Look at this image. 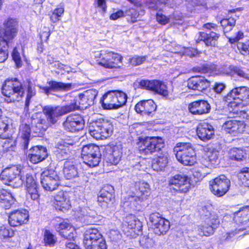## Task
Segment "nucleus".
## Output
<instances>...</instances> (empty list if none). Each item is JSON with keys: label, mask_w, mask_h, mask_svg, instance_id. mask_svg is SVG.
<instances>
[{"label": "nucleus", "mask_w": 249, "mask_h": 249, "mask_svg": "<svg viewBox=\"0 0 249 249\" xmlns=\"http://www.w3.org/2000/svg\"><path fill=\"white\" fill-rule=\"evenodd\" d=\"M79 106L77 102L73 101L69 105L63 106H46L42 109V112L46 116L48 122L50 124H55L58 119L71 111L77 110Z\"/></svg>", "instance_id": "obj_1"}, {"label": "nucleus", "mask_w": 249, "mask_h": 249, "mask_svg": "<svg viewBox=\"0 0 249 249\" xmlns=\"http://www.w3.org/2000/svg\"><path fill=\"white\" fill-rule=\"evenodd\" d=\"M174 151L178 160L184 165L191 166L196 162V152L192 144L180 142L177 144Z\"/></svg>", "instance_id": "obj_2"}, {"label": "nucleus", "mask_w": 249, "mask_h": 249, "mask_svg": "<svg viewBox=\"0 0 249 249\" xmlns=\"http://www.w3.org/2000/svg\"><path fill=\"white\" fill-rule=\"evenodd\" d=\"M1 90L2 94L13 102L19 101L24 93L23 84L17 78L6 79L2 85Z\"/></svg>", "instance_id": "obj_3"}, {"label": "nucleus", "mask_w": 249, "mask_h": 249, "mask_svg": "<svg viewBox=\"0 0 249 249\" xmlns=\"http://www.w3.org/2000/svg\"><path fill=\"white\" fill-rule=\"evenodd\" d=\"M127 100L125 93L120 90H109L105 94L100 102L105 109H116L124 105Z\"/></svg>", "instance_id": "obj_4"}, {"label": "nucleus", "mask_w": 249, "mask_h": 249, "mask_svg": "<svg viewBox=\"0 0 249 249\" xmlns=\"http://www.w3.org/2000/svg\"><path fill=\"white\" fill-rule=\"evenodd\" d=\"M83 245L85 249H107L105 239L96 228L89 229L85 231Z\"/></svg>", "instance_id": "obj_5"}, {"label": "nucleus", "mask_w": 249, "mask_h": 249, "mask_svg": "<svg viewBox=\"0 0 249 249\" xmlns=\"http://www.w3.org/2000/svg\"><path fill=\"white\" fill-rule=\"evenodd\" d=\"M135 189V191L132 193V195L128 196L127 200L125 199L123 202V207L124 208L129 206L132 207V205L135 206L139 202L143 201L150 195L149 185L147 182H136Z\"/></svg>", "instance_id": "obj_6"}, {"label": "nucleus", "mask_w": 249, "mask_h": 249, "mask_svg": "<svg viewBox=\"0 0 249 249\" xmlns=\"http://www.w3.org/2000/svg\"><path fill=\"white\" fill-rule=\"evenodd\" d=\"M140 152L150 156L160 151L164 146V142L160 137H147L140 142Z\"/></svg>", "instance_id": "obj_7"}, {"label": "nucleus", "mask_w": 249, "mask_h": 249, "mask_svg": "<svg viewBox=\"0 0 249 249\" xmlns=\"http://www.w3.org/2000/svg\"><path fill=\"white\" fill-rule=\"evenodd\" d=\"M101 154L98 146L89 144L84 145L81 150V158L83 162L90 167L99 165Z\"/></svg>", "instance_id": "obj_8"}, {"label": "nucleus", "mask_w": 249, "mask_h": 249, "mask_svg": "<svg viewBox=\"0 0 249 249\" xmlns=\"http://www.w3.org/2000/svg\"><path fill=\"white\" fill-rule=\"evenodd\" d=\"M40 180L43 188L48 191H54L60 184V179L58 174L54 169L52 168H48L41 173Z\"/></svg>", "instance_id": "obj_9"}, {"label": "nucleus", "mask_w": 249, "mask_h": 249, "mask_svg": "<svg viewBox=\"0 0 249 249\" xmlns=\"http://www.w3.org/2000/svg\"><path fill=\"white\" fill-rule=\"evenodd\" d=\"M21 169L17 166H13L4 169L0 175V179L5 184L10 185L14 182L13 184L16 187L20 186L23 183V179L22 178Z\"/></svg>", "instance_id": "obj_10"}, {"label": "nucleus", "mask_w": 249, "mask_h": 249, "mask_svg": "<svg viewBox=\"0 0 249 249\" xmlns=\"http://www.w3.org/2000/svg\"><path fill=\"white\" fill-rule=\"evenodd\" d=\"M210 188L215 196L220 197L224 196L231 186L230 180L225 175H221L209 181Z\"/></svg>", "instance_id": "obj_11"}, {"label": "nucleus", "mask_w": 249, "mask_h": 249, "mask_svg": "<svg viewBox=\"0 0 249 249\" xmlns=\"http://www.w3.org/2000/svg\"><path fill=\"white\" fill-rule=\"evenodd\" d=\"M169 185L180 193H186L191 187L190 178L183 174H176L168 179Z\"/></svg>", "instance_id": "obj_12"}, {"label": "nucleus", "mask_w": 249, "mask_h": 249, "mask_svg": "<svg viewBox=\"0 0 249 249\" xmlns=\"http://www.w3.org/2000/svg\"><path fill=\"white\" fill-rule=\"evenodd\" d=\"M149 221L152 224L154 232L158 235L165 234L170 229L169 221L158 213H151L149 216Z\"/></svg>", "instance_id": "obj_13"}, {"label": "nucleus", "mask_w": 249, "mask_h": 249, "mask_svg": "<svg viewBox=\"0 0 249 249\" xmlns=\"http://www.w3.org/2000/svg\"><path fill=\"white\" fill-rule=\"evenodd\" d=\"M233 220L238 227L235 231L227 233L226 239H229L237 234L239 231L246 229L245 225L249 221V207L243 208L234 213Z\"/></svg>", "instance_id": "obj_14"}, {"label": "nucleus", "mask_w": 249, "mask_h": 249, "mask_svg": "<svg viewBox=\"0 0 249 249\" xmlns=\"http://www.w3.org/2000/svg\"><path fill=\"white\" fill-rule=\"evenodd\" d=\"M126 227H124V232L131 238H135L138 235L142 230V223L134 215H129L126 217Z\"/></svg>", "instance_id": "obj_15"}, {"label": "nucleus", "mask_w": 249, "mask_h": 249, "mask_svg": "<svg viewBox=\"0 0 249 249\" xmlns=\"http://www.w3.org/2000/svg\"><path fill=\"white\" fill-rule=\"evenodd\" d=\"M115 200L113 187L110 185L104 186L100 190L98 196V202L103 208L111 206Z\"/></svg>", "instance_id": "obj_16"}, {"label": "nucleus", "mask_w": 249, "mask_h": 249, "mask_svg": "<svg viewBox=\"0 0 249 249\" xmlns=\"http://www.w3.org/2000/svg\"><path fill=\"white\" fill-rule=\"evenodd\" d=\"M203 27L208 30L209 33L200 32V40H203L208 46H215L219 37L218 34L214 32L217 30V26L214 23H207L204 24Z\"/></svg>", "instance_id": "obj_17"}, {"label": "nucleus", "mask_w": 249, "mask_h": 249, "mask_svg": "<svg viewBox=\"0 0 249 249\" xmlns=\"http://www.w3.org/2000/svg\"><path fill=\"white\" fill-rule=\"evenodd\" d=\"M123 57L112 52H107L98 64L108 69L120 68L122 66Z\"/></svg>", "instance_id": "obj_18"}, {"label": "nucleus", "mask_w": 249, "mask_h": 249, "mask_svg": "<svg viewBox=\"0 0 249 249\" xmlns=\"http://www.w3.org/2000/svg\"><path fill=\"white\" fill-rule=\"evenodd\" d=\"M139 86L142 88L155 91L164 96L168 95L165 85L159 80H142L139 82Z\"/></svg>", "instance_id": "obj_19"}, {"label": "nucleus", "mask_w": 249, "mask_h": 249, "mask_svg": "<svg viewBox=\"0 0 249 249\" xmlns=\"http://www.w3.org/2000/svg\"><path fill=\"white\" fill-rule=\"evenodd\" d=\"M84 122L83 118L78 114L68 116L63 125L66 130L70 132L79 131L83 128Z\"/></svg>", "instance_id": "obj_20"}, {"label": "nucleus", "mask_w": 249, "mask_h": 249, "mask_svg": "<svg viewBox=\"0 0 249 249\" xmlns=\"http://www.w3.org/2000/svg\"><path fill=\"white\" fill-rule=\"evenodd\" d=\"M73 143L72 140H68L67 142L62 140L57 143L54 152L58 160H62L70 156L72 150V147H71Z\"/></svg>", "instance_id": "obj_21"}, {"label": "nucleus", "mask_w": 249, "mask_h": 249, "mask_svg": "<svg viewBox=\"0 0 249 249\" xmlns=\"http://www.w3.org/2000/svg\"><path fill=\"white\" fill-rule=\"evenodd\" d=\"M28 218L29 214L26 210H17L9 213L8 222L11 226L17 227L26 223Z\"/></svg>", "instance_id": "obj_22"}, {"label": "nucleus", "mask_w": 249, "mask_h": 249, "mask_svg": "<svg viewBox=\"0 0 249 249\" xmlns=\"http://www.w3.org/2000/svg\"><path fill=\"white\" fill-rule=\"evenodd\" d=\"M98 94V91L95 89H90L79 94V109L80 107L87 108L94 104L95 99Z\"/></svg>", "instance_id": "obj_23"}, {"label": "nucleus", "mask_w": 249, "mask_h": 249, "mask_svg": "<svg viewBox=\"0 0 249 249\" xmlns=\"http://www.w3.org/2000/svg\"><path fill=\"white\" fill-rule=\"evenodd\" d=\"M48 156L47 149L42 146H36L29 150L28 159L34 164L45 160Z\"/></svg>", "instance_id": "obj_24"}, {"label": "nucleus", "mask_w": 249, "mask_h": 249, "mask_svg": "<svg viewBox=\"0 0 249 249\" xmlns=\"http://www.w3.org/2000/svg\"><path fill=\"white\" fill-rule=\"evenodd\" d=\"M32 129L35 133L44 132L50 124L44 114H37L32 117Z\"/></svg>", "instance_id": "obj_25"}, {"label": "nucleus", "mask_w": 249, "mask_h": 249, "mask_svg": "<svg viewBox=\"0 0 249 249\" xmlns=\"http://www.w3.org/2000/svg\"><path fill=\"white\" fill-rule=\"evenodd\" d=\"M18 22L15 19L8 18L4 23V33L3 36H1L7 43L13 39L17 33Z\"/></svg>", "instance_id": "obj_26"}, {"label": "nucleus", "mask_w": 249, "mask_h": 249, "mask_svg": "<svg viewBox=\"0 0 249 249\" xmlns=\"http://www.w3.org/2000/svg\"><path fill=\"white\" fill-rule=\"evenodd\" d=\"M225 98L226 100L232 99L246 101L249 99V88L246 86L235 87L228 93Z\"/></svg>", "instance_id": "obj_27"}, {"label": "nucleus", "mask_w": 249, "mask_h": 249, "mask_svg": "<svg viewBox=\"0 0 249 249\" xmlns=\"http://www.w3.org/2000/svg\"><path fill=\"white\" fill-rule=\"evenodd\" d=\"M210 83L205 77L200 76H193L187 81L189 89L203 91L210 86Z\"/></svg>", "instance_id": "obj_28"}, {"label": "nucleus", "mask_w": 249, "mask_h": 249, "mask_svg": "<svg viewBox=\"0 0 249 249\" xmlns=\"http://www.w3.org/2000/svg\"><path fill=\"white\" fill-rule=\"evenodd\" d=\"M189 109L193 114L202 115L209 113L211 109V106L206 101L198 100L190 104Z\"/></svg>", "instance_id": "obj_29"}, {"label": "nucleus", "mask_w": 249, "mask_h": 249, "mask_svg": "<svg viewBox=\"0 0 249 249\" xmlns=\"http://www.w3.org/2000/svg\"><path fill=\"white\" fill-rule=\"evenodd\" d=\"M222 127L227 132L235 135L236 133L243 132L246 124L243 121L230 120L226 121Z\"/></svg>", "instance_id": "obj_30"}, {"label": "nucleus", "mask_w": 249, "mask_h": 249, "mask_svg": "<svg viewBox=\"0 0 249 249\" xmlns=\"http://www.w3.org/2000/svg\"><path fill=\"white\" fill-rule=\"evenodd\" d=\"M157 106L153 100H143L138 103L135 107L136 111L142 115H150L156 109Z\"/></svg>", "instance_id": "obj_31"}, {"label": "nucleus", "mask_w": 249, "mask_h": 249, "mask_svg": "<svg viewBox=\"0 0 249 249\" xmlns=\"http://www.w3.org/2000/svg\"><path fill=\"white\" fill-rule=\"evenodd\" d=\"M122 153L117 145L108 146L107 148L105 160L110 165H116L120 160Z\"/></svg>", "instance_id": "obj_32"}, {"label": "nucleus", "mask_w": 249, "mask_h": 249, "mask_svg": "<svg viewBox=\"0 0 249 249\" xmlns=\"http://www.w3.org/2000/svg\"><path fill=\"white\" fill-rule=\"evenodd\" d=\"M54 207L56 209L64 212L69 209L71 203L67 193L59 192L54 197Z\"/></svg>", "instance_id": "obj_33"}, {"label": "nucleus", "mask_w": 249, "mask_h": 249, "mask_svg": "<svg viewBox=\"0 0 249 249\" xmlns=\"http://www.w3.org/2000/svg\"><path fill=\"white\" fill-rule=\"evenodd\" d=\"M198 137L203 141L210 139L214 134V129L212 125L207 123L199 124L196 130Z\"/></svg>", "instance_id": "obj_34"}, {"label": "nucleus", "mask_w": 249, "mask_h": 249, "mask_svg": "<svg viewBox=\"0 0 249 249\" xmlns=\"http://www.w3.org/2000/svg\"><path fill=\"white\" fill-rule=\"evenodd\" d=\"M63 173L67 179H71L78 176V169L73 160H67L65 161Z\"/></svg>", "instance_id": "obj_35"}, {"label": "nucleus", "mask_w": 249, "mask_h": 249, "mask_svg": "<svg viewBox=\"0 0 249 249\" xmlns=\"http://www.w3.org/2000/svg\"><path fill=\"white\" fill-rule=\"evenodd\" d=\"M56 229L64 238L69 240L73 238L74 229L70 224L62 222L58 225Z\"/></svg>", "instance_id": "obj_36"}, {"label": "nucleus", "mask_w": 249, "mask_h": 249, "mask_svg": "<svg viewBox=\"0 0 249 249\" xmlns=\"http://www.w3.org/2000/svg\"><path fill=\"white\" fill-rule=\"evenodd\" d=\"M218 152L217 151L208 152L202 159V164L206 167H213L218 164Z\"/></svg>", "instance_id": "obj_37"}, {"label": "nucleus", "mask_w": 249, "mask_h": 249, "mask_svg": "<svg viewBox=\"0 0 249 249\" xmlns=\"http://www.w3.org/2000/svg\"><path fill=\"white\" fill-rule=\"evenodd\" d=\"M205 222V225L202 226L201 231L205 236H209L213 234L214 232V230L219 223L217 216H213L212 221L207 220Z\"/></svg>", "instance_id": "obj_38"}, {"label": "nucleus", "mask_w": 249, "mask_h": 249, "mask_svg": "<svg viewBox=\"0 0 249 249\" xmlns=\"http://www.w3.org/2000/svg\"><path fill=\"white\" fill-rule=\"evenodd\" d=\"M20 131L22 139V146L24 150H25L28 148V144L30 140L31 128L29 125L24 124L20 126Z\"/></svg>", "instance_id": "obj_39"}, {"label": "nucleus", "mask_w": 249, "mask_h": 249, "mask_svg": "<svg viewBox=\"0 0 249 249\" xmlns=\"http://www.w3.org/2000/svg\"><path fill=\"white\" fill-rule=\"evenodd\" d=\"M47 84L51 86L52 90L53 91H68L71 89V83H64L55 81H50L47 82Z\"/></svg>", "instance_id": "obj_40"}, {"label": "nucleus", "mask_w": 249, "mask_h": 249, "mask_svg": "<svg viewBox=\"0 0 249 249\" xmlns=\"http://www.w3.org/2000/svg\"><path fill=\"white\" fill-rule=\"evenodd\" d=\"M25 86L27 87V93L25 107V108L28 109L31 98L36 94V90L35 85L30 80L27 81V84Z\"/></svg>", "instance_id": "obj_41"}, {"label": "nucleus", "mask_w": 249, "mask_h": 249, "mask_svg": "<svg viewBox=\"0 0 249 249\" xmlns=\"http://www.w3.org/2000/svg\"><path fill=\"white\" fill-rule=\"evenodd\" d=\"M246 152L238 148H232L229 151V158L232 160L242 161L246 159Z\"/></svg>", "instance_id": "obj_42"}, {"label": "nucleus", "mask_w": 249, "mask_h": 249, "mask_svg": "<svg viewBox=\"0 0 249 249\" xmlns=\"http://www.w3.org/2000/svg\"><path fill=\"white\" fill-rule=\"evenodd\" d=\"M167 158L165 156H159L154 160L152 167L155 171H161L167 164Z\"/></svg>", "instance_id": "obj_43"}, {"label": "nucleus", "mask_w": 249, "mask_h": 249, "mask_svg": "<svg viewBox=\"0 0 249 249\" xmlns=\"http://www.w3.org/2000/svg\"><path fill=\"white\" fill-rule=\"evenodd\" d=\"M100 128L103 139L109 137L113 132V125L107 121L99 122Z\"/></svg>", "instance_id": "obj_44"}, {"label": "nucleus", "mask_w": 249, "mask_h": 249, "mask_svg": "<svg viewBox=\"0 0 249 249\" xmlns=\"http://www.w3.org/2000/svg\"><path fill=\"white\" fill-rule=\"evenodd\" d=\"M101 131L99 122H93L89 126V132L90 135L97 140L103 139Z\"/></svg>", "instance_id": "obj_45"}, {"label": "nucleus", "mask_w": 249, "mask_h": 249, "mask_svg": "<svg viewBox=\"0 0 249 249\" xmlns=\"http://www.w3.org/2000/svg\"><path fill=\"white\" fill-rule=\"evenodd\" d=\"M8 43L0 37V63L4 62L8 57V53L6 50Z\"/></svg>", "instance_id": "obj_46"}, {"label": "nucleus", "mask_w": 249, "mask_h": 249, "mask_svg": "<svg viewBox=\"0 0 249 249\" xmlns=\"http://www.w3.org/2000/svg\"><path fill=\"white\" fill-rule=\"evenodd\" d=\"M220 23L223 28L224 32H229L235 26V19L232 18L223 19L221 20Z\"/></svg>", "instance_id": "obj_47"}, {"label": "nucleus", "mask_w": 249, "mask_h": 249, "mask_svg": "<svg viewBox=\"0 0 249 249\" xmlns=\"http://www.w3.org/2000/svg\"><path fill=\"white\" fill-rule=\"evenodd\" d=\"M238 177L243 184L249 187V168L245 167L241 169Z\"/></svg>", "instance_id": "obj_48"}, {"label": "nucleus", "mask_w": 249, "mask_h": 249, "mask_svg": "<svg viewBox=\"0 0 249 249\" xmlns=\"http://www.w3.org/2000/svg\"><path fill=\"white\" fill-rule=\"evenodd\" d=\"M44 241L46 246H53L56 242V238L50 231L45 230Z\"/></svg>", "instance_id": "obj_49"}, {"label": "nucleus", "mask_w": 249, "mask_h": 249, "mask_svg": "<svg viewBox=\"0 0 249 249\" xmlns=\"http://www.w3.org/2000/svg\"><path fill=\"white\" fill-rule=\"evenodd\" d=\"M38 185L37 184L26 188L28 196L33 200H37L39 196L38 193Z\"/></svg>", "instance_id": "obj_50"}, {"label": "nucleus", "mask_w": 249, "mask_h": 249, "mask_svg": "<svg viewBox=\"0 0 249 249\" xmlns=\"http://www.w3.org/2000/svg\"><path fill=\"white\" fill-rule=\"evenodd\" d=\"M2 202L0 203V206L5 209H9L15 202V199L10 193L7 194Z\"/></svg>", "instance_id": "obj_51"}, {"label": "nucleus", "mask_w": 249, "mask_h": 249, "mask_svg": "<svg viewBox=\"0 0 249 249\" xmlns=\"http://www.w3.org/2000/svg\"><path fill=\"white\" fill-rule=\"evenodd\" d=\"M211 206H205L202 207L201 213L203 215L206 217L205 221L207 220H209L210 221H212V219L213 217V216H217L213 213L211 212Z\"/></svg>", "instance_id": "obj_52"}, {"label": "nucleus", "mask_w": 249, "mask_h": 249, "mask_svg": "<svg viewBox=\"0 0 249 249\" xmlns=\"http://www.w3.org/2000/svg\"><path fill=\"white\" fill-rule=\"evenodd\" d=\"M14 231L4 225L0 226V237H11L14 235Z\"/></svg>", "instance_id": "obj_53"}, {"label": "nucleus", "mask_w": 249, "mask_h": 249, "mask_svg": "<svg viewBox=\"0 0 249 249\" xmlns=\"http://www.w3.org/2000/svg\"><path fill=\"white\" fill-rule=\"evenodd\" d=\"M237 48L242 54H249V40L246 42H239L237 44Z\"/></svg>", "instance_id": "obj_54"}, {"label": "nucleus", "mask_w": 249, "mask_h": 249, "mask_svg": "<svg viewBox=\"0 0 249 249\" xmlns=\"http://www.w3.org/2000/svg\"><path fill=\"white\" fill-rule=\"evenodd\" d=\"M8 128V124L3 121H0V138L2 139L8 137L7 131Z\"/></svg>", "instance_id": "obj_55"}, {"label": "nucleus", "mask_w": 249, "mask_h": 249, "mask_svg": "<svg viewBox=\"0 0 249 249\" xmlns=\"http://www.w3.org/2000/svg\"><path fill=\"white\" fill-rule=\"evenodd\" d=\"M12 55L13 59L15 62L17 67L18 68H20L22 66V61L21 60L20 54L18 51L17 48L15 47L14 49Z\"/></svg>", "instance_id": "obj_56"}, {"label": "nucleus", "mask_w": 249, "mask_h": 249, "mask_svg": "<svg viewBox=\"0 0 249 249\" xmlns=\"http://www.w3.org/2000/svg\"><path fill=\"white\" fill-rule=\"evenodd\" d=\"M146 59V56H134L129 59V62L133 66L139 65L142 64Z\"/></svg>", "instance_id": "obj_57"}, {"label": "nucleus", "mask_w": 249, "mask_h": 249, "mask_svg": "<svg viewBox=\"0 0 249 249\" xmlns=\"http://www.w3.org/2000/svg\"><path fill=\"white\" fill-rule=\"evenodd\" d=\"M230 70L231 72L233 73V74H236L238 76L244 78L245 79H247L249 78V76L247 74H246L243 71L241 70L238 67L234 66H231Z\"/></svg>", "instance_id": "obj_58"}, {"label": "nucleus", "mask_w": 249, "mask_h": 249, "mask_svg": "<svg viewBox=\"0 0 249 249\" xmlns=\"http://www.w3.org/2000/svg\"><path fill=\"white\" fill-rule=\"evenodd\" d=\"M22 178L23 179V182H25L26 188L37 184L33 176L28 174H26L25 178L22 176Z\"/></svg>", "instance_id": "obj_59"}, {"label": "nucleus", "mask_w": 249, "mask_h": 249, "mask_svg": "<svg viewBox=\"0 0 249 249\" xmlns=\"http://www.w3.org/2000/svg\"><path fill=\"white\" fill-rule=\"evenodd\" d=\"M50 64L52 65V66L53 67L59 69H62L63 70L65 71L68 73L72 71L71 70V68L63 65V64L60 63L59 61L50 62Z\"/></svg>", "instance_id": "obj_60"}, {"label": "nucleus", "mask_w": 249, "mask_h": 249, "mask_svg": "<svg viewBox=\"0 0 249 249\" xmlns=\"http://www.w3.org/2000/svg\"><path fill=\"white\" fill-rule=\"evenodd\" d=\"M226 85L223 83L216 82L213 86V89L216 93H221L226 88Z\"/></svg>", "instance_id": "obj_61"}, {"label": "nucleus", "mask_w": 249, "mask_h": 249, "mask_svg": "<svg viewBox=\"0 0 249 249\" xmlns=\"http://www.w3.org/2000/svg\"><path fill=\"white\" fill-rule=\"evenodd\" d=\"M147 6L149 9L158 10L160 8V4L157 0H148L146 3Z\"/></svg>", "instance_id": "obj_62"}, {"label": "nucleus", "mask_w": 249, "mask_h": 249, "mask_svg": "<svg viewBox=\"0 0 249 249\" xmlns=\"http://www.w3.org/2000/svg\"><path fill=\"white\" fill-rule=\"evenodd\" d=\"M197 53L196 51L193 48H184L182 53V55L189 56L192 57Z\"/></svg>", "instance_id": "obj_63"}, {"label": "nucleus", "mask_w": 249, "mask_h": 249, "mask_svg": "<svg viewBox=\"0 0 249 249\" xmlns=\"http://www.w3.org/2000/svg\"><path fill=\"white\" fill-rule=\"evenodd\" d=\"M141 242L146 247L151 246L153 244V241L152 238L148 236H143L141 240Z\"/></svg>", "instance_id": "obj_64"}]
</instances>
